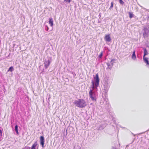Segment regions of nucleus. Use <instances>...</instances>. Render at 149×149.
Wrapping results in <instances>:
<instances>
[{
	"label": "nucleus",
	"mask_w": 149,
	"mask_h": 149,
	"mask_svg": "<svg viewBox=\"0 0 149 149\" xmlns=\"http://www.w3.org/2000/svg\"><path fill=\"white\" fill-rule=\"evenodd\" d=\"M64 1L66 3H69L70 2L71 0H64Z\"/></svg>",
	"instance_id": "17"
},
{
	"label": "nucleus",
	"mask_w": 149,
	"mask_h": 149,
	"mask_svg": "<svg viewBox=\"0 0 149 149\" xmlns=\"http://www.w3.org/2000/svg\"><path fill=\"white\" fill-rule=\"evenodd\" d=\"M133 15L134 14L132 13H131V12H129V17L130 18H131L133 17Z\"/></svg>",
	"instance_id": "16"
},
{
	"label": "nucleus",
	"mask_w": 149,
	"mask_h": 149,
	"mask_svg": "<svg viewBox=\"0 0 149 149\" xmlns=\"http://www.w3.org/2000/svg\"><path fill=\"white\" fill-rule=\"evenodd\" d=\"M38 145V143L37 141H36L32 144L31 147H27V148L29 149H36V147Z\"/></svg>",
	"instance_id": "4"
},
{
	"label": "nucleus",
	"mask_w": 149,
	"mask_h": 149,
	"mask_svg": "<svg viewBox=\"0 0 149 149\" xmlns=\"http://www.w3.org/2000/svg\"><path fill=\"white\" fill-rule=\"evenodd\" d=\"M89 94L90 97L93 101H96V97L93 92V90H90L89 92Z\"/></svg>",
	"instance_id": "2"
},
{
	"label": "nucleus",
	"mask_w": 149,
	"mask_h": 149,
	"mask_svg": "<svg viewBox=\"0 0 149 149\" xmlns=\"http://www.w3.org/2000/svg\"><path fill=\"white\" fill-rule=\"evenodd\" d=\"M102 52H101L100 54L99 55V57L100 58H101V57H102Z\"/></svg>",
	"instance_id": "19"
},
{
	"label": "nucleus",
	"mask_w": 149,
	"mask_h": 149,
	"mask_svg": "<svg viewBox=\"0 0 149 149\" xmlns=\"http://www.w3.org/2000/svg\"><path fill=\"white\" fill-rule=\"evenodd\" d=\"M143 18L144 19H149V13H146Z\"/></svg>",
	"instance_id": "10"
},
{
	"label": "nucleus",
	"mask_w": 149,
	"mask_h": 149,
	"mask_svg": "<svg viewBox=\"0 0 149 149\" xmlns=\"http://www.w3.org/2000/svg\"><path fill=\"white\" fill-rule=\"evenodd\" d=\"M143 59L145 63L149 66V59L146 57H143Z\"/></svg>",
	"instance_id": "8"
},
{
	"label": "nucleus",
	"mask_w": 149,
	"mask_h": 149,
	"mask_svg": "<svg viewBox=\"0 0 149 149\" xmlns=\"http://www.w3.org/2000/svg\"><path fill=\"white\" fill-rule=\"evenodd\" d=\"M94 80L95 81V85L96 87L98 86L99 83V79L98 77V74H96L95 77L94 78Z\"/></svg>",
	"instance_id": "3"
},
{
	"label": "nucleus",
	"mask_w": 149,
	"mask_h": 149,
	"mask_svg": "<svg viewBox=\"0 0 149 149\" xmlns=\"http://www.w3.org/2000/svg\"><path fill=\"white\" fill-rule=\"evenodd\" d=\"M15 130L17 134H18V126L16 125L15 127Z\"/></svg>",
	"instance_id": "14"
},
{
	"label": "nucleus",
	"mask_w": 149,
	"mask_h": 149,
	"mask_svg": "<svg viewBox=\"0 0 149 149\" xmlns=\"http://www.w3.org/2000/svg\"><path fill=\"white\" fill-rule=\"evenodd\" d=\"M49 19H52V18H49Z\"/></svg>",
	"instance_id": "22"
},
{
	"label": "nucleus",
	"mask_w": 149,
	"mask_h": 149,
	"mask_svg": "<svg viewBox=\"0 0 149 149\" xmlns=\"http://www.w3.org/2000/svg\"><path fill=\"white\" fill-rule=\"evenodd\" d=\"M104 38L105 40L107 42H110L111 40L110 34L106 35Z\"/></svg>",
	"instance_id": "7"
},
{
	"label": "nucleus",
	"mask_w": 149,
	"mask_h": 149,
	"mask_svg": "<svg viewBox=\"0 0 149 149\" xmlns=\"http://www.w3.org/2000/svg\"><path fill=\"white\" fill-rule=\"evenodd\" d=\"M144 55L143 56V57H145V56L148 54V53L146 49V48L144 49Z\"/></svg>",
	"instance_id": "9"
},
{
	"label": "nucleus",
	"mask_w": 149,
	"mask_h": 149,
	"mask_svg": "<svg viewBox=\"0 0 149 149\" xmlns=\"http://www.w3.org/2000/svg\"><path fill=\"white\" fill-rule=\"evenodd\" d=\"M44 66L46 69H47L50 65V61L49 60H45L44 61Z\"/></svg>",
	"instance_id": "6"
},
{
	"label": "nucleus",
	"mask_w": 149,
	"mask_h": 149,
	"mask_svg": "<svg viewBox=\"0 0 149 149\" xmlns=\"http://www.w3.org/2000/svg\"><path fill=\"white\" fill-rule=\"evenodd\" d=\"M40 144L42 148L44 147L45 139L43 136H41L40 137Z\"/></svg>",
	"instance_id": "5"
},
{
	"label": "nucleus",
	"mask_w": 149,
	"mask_h": 149,
	"mask_svg": "<svg viewBox=\"0 0 149 149\" xmlns=\"http://www.w3.org/2000/svg\"><path fill=\"white\" fill-rule=\"evenodd\" d=\"M14 70V68L13 67L11 66L10 67L8 70V72L10 71L11 72H12Z\"/></svg>",
	"instance_id": "13"
},
{
	"label": "nucleus",
	"mask_w": 149,
	"mask_h": 149,
	"mask_svg": "<svg viewBox=\"0 0 149 149\" xmlns=\"http://www.w3.org/2000/svg\"><path fill=\"white\" fill-rule=\"evenodd\" d=\"M74 104L76 106L79 108H83L86 105V102L83 99H79L78 100H76Z\"/></svg>",
	"instance_id": "1"
},
{
	"label": "nucleus",
	"mask_w": 149,
	"mask_h": 149,
	"mask_svg": "<svg viewBox=\"0 0 149 149\" xmlns=\"http://www.w3.org/2000/svg\"><path fill=\"white\" fill-rule=\"evenodd\" d=\"M92 83L93 86V88L94 87V83L93 81H92Z\"/></svg>",
	"instance_id": "20"
},
{
	"label": "nucleus",
	"mask_w": 149,
	"mask_h": 149,
	"mask_svg": "<svg viewBox=\"0 0 149 149\" xmlns=\"http://www.w3.org/2000/svg\"><path fill=\"white\" fill-rule=\"evenodd\" d=\"M113 7V2L111 3V6L109 8V9H111Z\"/></svg>",
	"instance_id": "18"
},
{
	"label": "nucleus",
	"mask_w": 149,
	"mask_h": 149,
	"mask_svg": "<svg viewBox=\"0 0 149 149\" xmlns=\"http://www.w3.org/2000/svg\"><path fill=\"white\" fill-rule=\"evenodd\" d=\"M132 59H135L136 58V56L135 54V51H134L133 52V53L132 54Z\"/></svg>",
	"instance_id": "12"
},
{
	"label": "nucleus",
	"mask_w": 149,
	"mask_h": 149,
	"mask_svg": "<svg viewBox=\"0 0 149 149\" xmlns=\"http://www.w3.org/2000/svg\"><path fill=\"white\" fill-rule=\"evenodd\" d=\"M48 29H49V28L48 27H47V31H48Z\"/></svg>",
	"instance_id": "21"
},
{
	"label": "nucleus",
	"mask_w": 149,
	"mask_h": 149,
	"mask_svg": "<svg viewBox=\"0 0 149 149\" xmlns=\"http://www.w3.org/2000/svg\"><path fill=\"white\" fill-rule=\"evenodd\" d=\"M49 24L51 26H53V21L52 20V19H49Z\"/></svg>",
	"instance_id": "11"
},
{
	"label": "nucleus",
	"mask_w": 149,
	"mask_h": 149,
	"mask_svg": "<svg viewBox=\"0 0 149 149\" xmlns=\"http://www.w3.org/2000/svg\"><path fill=\"white\" fill-rule=\"evenodd\" d=\"M118 1L121 5H123L124 4V3L122 0H118Z\"/></svg>",
	"instance_id": "15"
}]
</instances>
